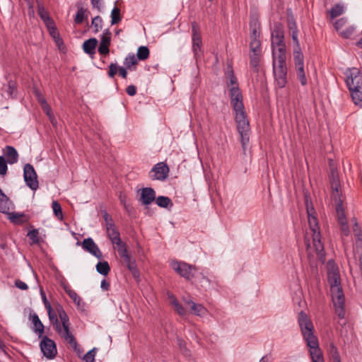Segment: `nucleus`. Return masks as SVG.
<instances>
[{"mask_svg":"<svg viewBox=\"0 0 362 362\" xmlns=\"http://www.w3.org/2000/svg\"><path fill=\"white\" fill-rule=\"evenodd\" d=\"M50 322L53 324L55 329L64 340L72 346L75 349L77 348V342L69 331V319L66 312L60 305L56 306V310L59 315L61 323L57 319V314L52 308L47 310Z\"/></svg>","mask_w":362,"mask_h":362,"instance_id":"1","label":"nucleus"},{"mask_svg":"<svg viewBox=\"0 0 362 362\" xmlns=\"http://www.w3.org/2000/svg\"><path fill=\"white\" fill-rule=\"evenodd\" d=\"M346 84L354 103L362 106V71L356 67L348 68L345 71Z\"/></svg>","mask_w":362,"mask_h":362,"instance_id":"2","label":"nucleus"},{"mask_svg":"<svg viewBox=\"0 0 362 362\" xmlns=\"http://www.w3.org/2000/svg\"><path fill=\"white\" fill-rule=\"evenodd\" d=\"M273 52V72L276 85L279 88H284L287 83L286 55H276Z\"/></svg>","mask_w":362,"mask_h":362,"instance_id":"3","label":"nucleus"},{"mask_svg":"<svg viewBox=\"0 0 362 362\" xmlns=\"http://www.w3.org/2000/svg\"><path fill=\"white\" fill-rule=\"evenodd\" d=\"M182 277L197 288L204 287L210 284V281L202 274L199 273L197 267L182 262Z\"/></svg>","mask_w":362,"mask_h":362,"instance_id":"4","label":"nucleus"},{"mask_svg":"<svg viewBox=\"0 0 362 362\" xmlns=\"http://www.w3.org/2000/svg\"><path fill=\"white\" fill-rule=\"evenodd\" d=\"M298 322L306 344H315V342L318 341V339L314 334L313 324L305 312H300Z\"/></svg>","mask_w":362,"mask_h":362,"instance_id":"5","label":"nucleus"},{"mask_svg":"<svg viewBox=\"0 0 362 362\" xmlns=\"http://www.w3.org/2000/svg\"><path fill=\"white\" fill-rule=\"evenodd\" d=\"M235 120L237 124V129L240 136L241 145L243 151L246 150L247 145L250 140V127L247 115L245 112L235 113Z\"/></svg>","mask_w":362,"mask_h":362,"instance_id":"6","label":"nucleus"},{"mask_svg":"<svg viewBox=\"0 0 362 362\" xmlns=\"http://www.w3.org/2000/svg\"><path fill=\"white\" fill-rule=\"evenodd\" d=\"M284 40V32L283 27L280 23H276L274 25V29L272 32V52H276V55H286V45Z\"/></svg>","mask_w":362,"mask_h":362,"instance_id":"7","label":"nucleus"},{"mask_svg":"<svg viewBox=\"0 0 362 362\" xmlns=\"http://www.w3.org/2000/svg\"><path fill=\"white\" fill-rule=\"evenodd\" d=\"M332 298L335 308V313L339 319L345 317V297L341 287H336L331 289Z\"/></svg>","mask_w":362,"mask_h":362,"instance_id":"8","label":"nucleus"},{"mask_svg":"<svg viewBox=\"0 0 362 362\" xmlns=\"http://www.w3.org/2000/svg\"><path fill=\"white\" fill-rule=\"evenodd\" d=\"M116 250L120 257L122 259L123 262L127 265L128 269L132 273L134 277L138 278L139 276V273L136 264V262L128 254L126 244L124 245H121L119 248Z\"/></svg>","mask_w":362,"mask_h":362,"instance_id":"9","label":"nucleus"},{"mask_svg":"<svg viewBox=\"0 0 362 362\" xmlns=\"http://www.w3.org/2000/svg\"><path fill=\"white\" fill-rule=\"evenodd\" d=\"M169 173V168L164 162L156 164L148 173L149 177L153 180H165Z\"/></svg>","mask_w":362,"mask_h":362,"instance_id":"10","label":"nucleus"},{"mask_svg":"<svg viewBox=\"0 0 362 362\" xmlns=\"http://www.w3.org/2000/svg\"><path fill=\"white\" fill-rule=\"evenodd\" d=\"M23 176L26 185L33 190L38 188V181L37 174L33 166L29 163L24 166Z\"/></svg>","mask_w":362,"mask_h":362,"instance_id":"11","label":"nucleus"},{"mask_svg":"<svg viewBox=\"0 0 362 362\" xmlns=\"http://www.w3.org/2000/svg\"><path fill=\"white\" fill-rule=\"evenodd\" d=\"M229 95L231 105L235 113L245 112V107L243 102V95L240 88H230Z\"/></svg>","mask_w":362,"mask_h":362,"instance_id":"12","label":"nucleus"},{"mask_svg":"<svg viewBox=\"0 0 362 362\" xmlns=\"http://www.w3.org/2000/svg\"><path fill=\"white\" fill-rule=\"evenodd\" d=\"M192 49L194 52V57L197 58L200 56L202 52V36L199 31V28L195 22L192 23Z\"/></svg>","mask_w":362,"mask_h":362,"instance_id":"13","label":"nucleus"},{"mask_svg":"<svg viewBox=\"0 0 362 362\" xmlns=\"http://www.w3.org/2000/svg\"><path fill=\"white\" fill-rule=\"evenodd\" d=\"M40 349L44 356L47 358H54L57 353L54 341L47 337H44L41 341Z\"/></svg>","mask_w":362,"mask_h":362,"instance_id":"14","label":"nucleus"},{"mask_svg":"<svg viewBox=\"0 0 362 362\" xmlns=\"http://www.w3.org/2000/svg\"><path fill=\"white\" fill-rule=\"evenodd\" d=\"M106 232L115 250L119 248L121 245H125V243L122 241L119 233L115 224H109V226L106 227Z\"/></svg>","mask_w":362,"mask_h":362,"instance_id":"15","label":"nucleus"},{"mask_svg":"<svg viewBox=\"0 0 362 362\" xmlns=\"http://www.w3.org/2000/svg\"><path fill=\"white\" fill-rule=\"evenodd\" d=\"M81 245L84 250L88 252L90 254L95 256L98 259H102L103 254L98 246L95 244L92 238H88L84 239Z\"/></svg>","mask_w":362,"mask_h":362,"instance_id":"16","label":"nucleus"},{"mask_svg":"<svg viewBox=\"0 0 362 362\" xmlns=\"http://www.w3.org/2000/svg\"><path fill=\"white\" fill-rule=\"evenodd\" d=\"M329 180L331 184V188L332 190V199H335V196H337V197H341V194L339 192L341 185L338 172L336 169L333 168H331Z\"/></svg>","mask_w":362,"mask_h":362,"instance_id":"17","label":"nucleus"},{"mask_svg":"<svg viewBox=\"0 0 362 362\" xmlns=\"http://www.w3.org/2000/svg\"><path fill=\"white\" fill-rule=\"evenodd\" d=\"M111 40V33L105 30L100 38V42L98 47V52L101 55H107L110 52L109 46Z\"/></svg>","mask_w":362,"mask_h":362,"instance_id":"18","label":"nucleus"},{"mask_svg":"<svg viewBox=\"0 0 362 362\" xmlns=\"http://www.w3.org/2000/svg\"><path fill=\"white\" fill-rule=\"evenodd\" d=\"M185 304L187 305V309L190 313L197 315L199 317H204L207 314V310L202 304L195 303L191 300H185Z\"/></svg>","mask_w":362,"mask_h":362,"instance_id":"19","label":"nucleus"},{"mask_svg":"<svg viewBox=\"0 0 362 362\" xmlns=\"http://www.w3.org/2000/svg\"><path fill=\"white\" fill-rule=\"evenodd\" d=\"M309 347V353L312 362H324L323 354L321 349L319 346V341L315 342V344H307Z\"/></svg>","mask_w":362,"mask_h":362,"instance_id":"20","label":"nucleus"},{"mask_svg":"<svg viewBox=\"0 0 362 362\" xmlns=\"http://www.w3.org/2000/svg\"><path fill=\"white\" fill-rule=\"evenodd\" d=\"M156 199V192L151 187L143 188L141 190L140 200L144 205H148Z\"/></svg>","mask_w":362,"mask_h":362,"instance_id":"21","label":"nucleus"},{"mask_svg":"<svg viewBox=\"0 0 362 362\" xmlns=\"http://www.w3.org/2000/svg\"><path fill=\"white\" fill-rule=\"evenodd\" d=\"M288 28L294 45L300 49V42L298 37V28L296 22L293 17L288 18Z\"/></svg>","mask_w":362,"mask_h":362,"instance_id":"22","label":"nucleus"},{"mask_svg":"<svg viewBox=\"0 0 362 362\" xmlns=\"http://www.w3.org/2000/svg\"><path fill=\"white\" fill-rule=\"evenodd\" d=\"M335 202V210L338 222L346 221V217L345 215L344 208L343 206V201L341 197H337L333 199Z\"/></svg>","mask_w":362,"mask_h":362,"instance_id":"23","label":"nucleus"},{"mask_svg":"<svg viewBox=\"0 0 362 362\" xmlns=\"http://www.w3.org/2000/svg\"><path fill=\"white\" fill-rule=\"evenodd\" d=\"M4 153L6 157L7 162L8 163L14 164L17 163L18 159V153L13 146H6V148L4 149Z\"/></svg>","mask_w":362,"mask_h":362,"instance_id":"24","label":"nucleus"},{"mask_svg":"<svg viewBox=\"0 0 362 362\" xmlns=\"http://www.w3.org/2000/svg\"><path fill=\"white\" fill-rule=\"evenodd\" d=\"M98 45L96 38H90L86 40L83 43V49L85 53L88 54H94L95 53V48Z\"/></svg>","mask_w":362,"mask_h":362,"instance_id":"25","label":"nucleus"},{"mask_svg":"<svg viewBox=\"0 0 362 362\" xmlns=\"http://www.w3.org/2000/svg\"><path fill=\"white\" fill-rule=\"evenodd\" d=\"M328 281L330 284V290L336 287L340 286V276L339 273L335 270L329 271L327 274Z\"/></svg>","mask_w":362,"mask_h":362,"instance_id":"26","label":"nucleus"},{"mask_svg":"<svg viewBox=\"0 0 362 362\" xmlns=\"http://www.w3.org/2000/svg\"><path fill=\"white\" fill-rule=\"evenodd\" d=\"M313 243L319 256L324 254V245L320 240V233H313Z\"/></svg>","mask_w":362,"mask_h":362,"instance_id":"27","label":"nucleus"},{"mask_svg":"<svg viewBox=\"0 0 362 362\" xmlns=\"http://www.w3.org/2000/svg\"><path fill=\"white\" fill-rule=\"evenodd\" d=\"M11 202L7 196L0 189V212L6 214L10 210Z\"/></svg>","mask_w":362,"mask_h":362,"instance_id":"28","label":"nucleus"},{"mask_svg":"<svg viewBox=\"0 0 362 362\" xmlns=\"http://www.w3.org/2000/svg\"><path fill=\"white\" fill-rule=\"evenodd\" d=\"M345 11L344 6L341 4H336L333 6L331 9L329 11V13L330 15L331 19H334L341 14H343Z\"/></svg>","mask_w":362,"mask_h":362,"instance_id":"29","label":"nucleus"},{"mask_svg":"<svg viewBox=\"0 0 362 362\" xmlns=\"http://www.w3.org/2000/svg\"><path fill=\"white\" fill-rule=\"evenodd\" d=\"M37 13L42 21L45 23L46 25L53 22L49 18L48 12L40 2H37Z\"/></svg>","mask_w":362,"mask_h":362,"instance_id":"30","label":"nucleus"},{"mask_svg":"<svg viewBox=\"0 0 362 362\" xmlns=\"http://www.w3.org/2000/svg\"><path fill=\"white\" fill-rule=\"evenodd\" d=\"M250 40H259V33H258V30L259 29V25L256 20H251L250 22Z\"/></svg>","mask_w":362,"mask_h":362,"instance_id":"31","label":"nucleus"},{"mask_svg":"<svg viewBox=\"0 0 362 362\" xmlns=\"http://www.w3.org/2000/svg\"><path fill=\"white\" fill-rule=\"evenodd\" d=\"M308 223L310 230L313 231V233H320V227L318 226L317 219L315 216H311L310 214V209L308 208Z\"/></svg>","mask_w":362,"mask_h":362,"instance_id":"32","label":"nucleus"},{"mask_svg":"<svg viewBox=\"0 0 362 362\" xmlns=\"http://www.w3.org/2000/svg\"><path fill=\"white\" fill-rule=\"evenodd\" d=\"M138 64V59L134 54H128L124 61V64L125 65L127 69H132V67H134L135 69V66Z\"/></svg>","mask_w":362,"mask_h":362,"instance_id":"33","label":"nucleus"},{"mask_svg":"<svg viewBox=\"0 0 362 362\" xmlns=\"http://www.w3.org/2000/svg\"><path fill=\"white\" fill-rule=\"evenodd\" d=\"M328 351H329L330 358L332 360V362L341 361V358H340V355L338 351V349H337V346L333 343H331L329 344Z\"/></svg>","mask_w":362,"mask_h":362,"instance_id":"34","label":"nucleus"},{"mask_svg":"<svg viewBox=\"0 0 362 362\" xmlns=\"http://www.w3.org/2000/svg\"><path fill=\"white\" fill-rule=\"evenodd\" d=\"M229 74V81L227 82V86L229 89V93L230 92V88H239V85L238 82V79L234 74V71L233 69L230 67V70L228 72Z\"/></svg>","mask_w":362,"mask_h":362,"instance_id":"35","label":"nucleus"},{"mask_svg":"<svg viewBox=\"0 0 362 362\" xmlns=\"http://www.w3.org/2000/svg\"><path fill=\"white\" fill-rule=\"evenodd\" d=\"M96 270L99 274L106 276L110 272V267L107 262H106V261L99 262L96 264Z\"/></svg>","mask_w":362,"mask_h":362,"instance_id":"36","label":"nucleus"},{"mask_svg":"<svg viewBox=\"0 0 362 362\" xmlns=\"http://www.w3.org/2000/svg\"><path fill=\"white\" fill-rule=\"evenodd\" d=\"M294 62L296 67L304 66L303 54L301 52L300 49H298L296 46L294 49Z\"/></svg>","mask_w":362,"mask_h":362,"instance_id":"37","label":"nucleus"},{"mask_svg":"<svg viewBox=\"0 0 362 362\" xmlns=\"http://www.w3.org/2000/svg\"><path fill=\"white\" fill-rule=\"evenodd\" d=\"M9 218L13 223L16 224L23 223L27 221V218L23 214H10Z\"/></svg>","mask_w":362,"mask_h":362,"instance_id":"38","label":"nucleus"},{"mask_svg":"<svg viewBox=\"0 0 362 362\" xmlns=\"http://www.w3.org/2000/svg\"><path fill=\"white\" fill-rule=\"evenodd\" d=\"M356 27L354 25L347 26L344 30H340L339 33V35L344 38H350L354 33Z\"/></svg>","mask_w":362,"mask_h":362,"instance_id":"39","label":"nucleus"},{"mask_svg":"<svg viewBox=\"0 0 362 362\" xmlns=\"http://www.w3.org/2000/svg\"><path fill=\"white\" fill-rule=\"evenodd\" d=\"M64 289L68 296L73 300L74 303L76 304L77 306H79L81 299L78 294L69 286H64Z\"/></svg>","mask_w":362,"mask_h":362,"instance_id":"40","label":"nucleus"},{"mask_svg":"<svg viewBox=\"0 0 362 362\" xmlns=\"http://www.w3.org/2000/svg\"><path fill=\"white\" fill-rule=\"evenodd\" d=\"M32 319L35 327V331L36 332H38L40 334H42L44 331V326L41 322L40 320L39 319L38 316L35 314L34 315L32 316Z\"/></svg>","mask_w":362,"mask_h":362,"instance_id":"41","label":"nucleus"},{"mask_svg":"<svg viewBox=\"0 0 362 362\" xmlns=\"http://www.w3.org/2000/svg\"><path fill=\"white\" fill-rule=\"evenodd\" d=\"M149 57V49L147 47L141 46L137 49L136 57L139 60H145Z\"/></svg>","mask_w":362,"mask_h":362,"instance_id":"42","label":"nucleus"},{"mask_svg":"<svg viewBox=\"0 0 362 362\" xmlns=\"http://www.w3.org/2000/svg\"><path fill=\"white\" fill-rule=\"evenodd\" d=\"M296 68L297 77L300 80L302 86H305L308 83V81L305 76L304 66H298Z\"/></svg>","mask_w":362,"mask_h":362,"instance_id":"43","label":"nucleus"},{"mask_svg":"<svg viewBox=\"0 0 362 362\" xmlns=\"http://www.w3.org/2000/svg\"><path fill=\"white\" fill-rule=\"evenodd\" d=\"M120 10L117 7H115L111 11V24L115 25L121 21Z\"/></svg>","mask_w":362,"mask_h":362,"instance_id":"44","label":"nucleus"},{"mask_svg":"<svg viewBox=\"0 0 362 362\" xmlns=\"http://www.w3.org/2000/svg\"><path fill=\"white\" fill-rule=\"evenodd\" d=\"M168 298L169 300V303L173 306L175 310L178 313H181V307L179 305V303L176 298H175L174 295L171 293H168Z\"/></svg>","mask_w":362,"mask_h":362,"instance_id":"45","label":"nucleus"},{"mask_svg":"<svg viewBox=\"0 0 362 362\" xmlns=\"http://www.w3.org/2000/svg\"><path fill=\"white\" fill-rule=\"evenodd\" d=\"M250 49L252 53L261 54V42L259 40H252L250 43Z\"/></svg>","mask_w":362,"mask_h":362,"instance_id":"46","label":"nucleus"},{"mask_svg":"<svg viewBox=\"0 0 362 362\" xmlns=\"http://www.w3.org/2000/svg\"><path fill=\"white\" fill-rule=\"evenodd\" d=\"M156 203L160 207L167 208L171 204V201L167 197L160 196L156 199Z\"/></svg>","mask_w":362,"mask_h":362,"instance_id":"47","label":"nucleus"},{"mask_svg":"<svg viewBox=\"0 0 362 362\" xmlns=\"http://www.w3.org/2000/svg\"><path fill=\"white\" fill-rule=\"evenodd\" d=\"M41 107H42V110H44V112L46 113V115L49 117V119H50L52 124L55 125L56 121H55L54 115L52 112V109H51L50 106L49 105V104L47 103H46L42 105Z\"/></svg>","mask_w":362,"mask_h":362,"instance_id":"48","label":"nucleus"},{"mask_svg":"<svg viewBox=\"0 0 362 362\" xmlns=\"http://www.w3.org/2000/svg\"><path fill=\"white\" fill-rule=\"evenodd\" d=\"M52 209L54 215L59 219L63 218L62 210L61 205L56 201L52 202Z\"/></svg>","mask_w":362,"mask_h":362,"instance_id":"49","label":"nucleus"},{"mask_svg":"<svg viewBox=\"0 0 362 362\" xmlns=\"http://www.w3.org/2000/svg\"><path fill=\"white\" fill-rule=\"evenodd\" d=\"M92 26L94 28V32L98 33L102 29L103 21L102 18L98 16L93 18Z\"/></svg>","mask_w":362,"mask_h":362,"instance_id":"50","label":"nucleus"},{"mask_svg":"<svg viewBox=\"0 0 362 362\" xmlns=\"http://www.w3.org/2000/svg\"><path fill=\"white\" fill-rule=\"evenodd\" d=\"M86 10L82 7L78 8L76 17L75 22L77 24H80L83 21Z\"/></svg>","mask_w":362,"mask_h":362,"instance_id":"51","label":"nucleus"},{"mask_svg":"<svg viewBox=\"0 0 362 362\" xmlns=\"http://www.w3.org/2000/svg\"><path fill=\"white\" fill-rule=\"evenodd\" d=\"M352 221L354 222L353 232L356 238H362V230L358 226L356 218H353Z\"/></svg>","mask_w":362,"mask_h":362,"instance_id":"52","label":"nucleus"},{"mask_svg":"<svg viewBox=\"0 0 362 362\" xmlns=\"http://www.w3.org/2000/svg\"><path fill=\"white\" fill-rule=\"evenodd\" d=\"M346 23L347 18H341L334 23V28L337 32H339L340 30H341L342 28L346 25Z\"/></svg>","mask_w":362,"mask_h":362,"instance_id":"53","label":"nucleus"},{"mask_svg":"<svg viewBox=\"0 0 362 362\" xmlns=\"http://www.w3.org/2000/svg\"><path fill=\"white\" fill-rule=\"evenodd\" d=\"M261 54L257 53H252L250 56V65L254 67L257 68L258 66L259 62V57Z\"/></svg>","mask_w":362,"mask_h":362,"instance_id":"54","label":"nucleus"},{"mask_svg":"<svg viewBox=\"0 0 362 362\" xmlns=\"http://www.w3.org/2000/svg\"><path fill=\"white\" fill-rule=\"evenodd\" d=\"M95 349L93 348V349L88 351L83 357V360L86 362H94L95 361Z\"/></svg>","mask_w":362,"mask_h":362,"instance_id":"55","label":"nucleus"},{"mask_svg":"<svg viewBox=\"0 0 362 362\" xmlns=\"http://www.w3.org/2000/svg\"><path fill=\"white\" fill-rule=\"evenodd\" d=\"M8 167L5 158L0 156V175L4 176L7 173Z\"/></svg>","mask_w":362,"mask_h":362,"instance_id":"56","label":"nucleus"},{"mask_svg":"<svg viewBox=\"0 0 362 362\" xmlns=\"http://www.w3.org/2000/svg\"><path fill=\"white\" fill-rule=\"evenodd\" d=\"M38 234V230L33 229L28 232V236L30 240H32L33 243H37L39 242Z\"/></svg>","mask_w":362,"mask_h":362,"instance_id":"57","label":"nucleus"},{"mask_svg":"<svg viewBox=\"0 0 362 362\" xmlns=\"http://www.w3.org/2000/svg\"><path fill=\"white\" fill-rule=\"evenodd\" d=\"M340 225V229L342 234L345 236H348L349 234V228L347 223V220L346 221L338 222Z\"/></svg>","mask_w":362,"mask_h":362,"instance_id":"58","label":"nucleus"},{"mask_svg":"<svg viewBox=\"0 0 362 362\" xmlns=\"http://www.w3.org/2000/svg\"><path fill=\"white\" fill-rule=\"evenodd\" d=\"M118 71L117 64H110L109 66L108 76L110 78H113Z\"/></svg>","mask_w":362,"mask_h":362,"instance_id":"59","label":"nucleus"},{"mask_svg":"<svg viewBox=\"0 0 362 362\" xmlns=\"http://www.w3.org/2000/svg\"><path fill=\"white\" fill-rule=\"evenodd\" d=\"M47 27L51 36L52 37H57L59 33L56 28L54 27V22H52L50 24L47 25Z\"/></svg>","mask_w":362,"mask_h":362,"instance_id":"60","label":"nucleus"},{"mask_svg":"<svg viewBox=\"0 0 362 362\" xmlns=\"http://www.w3.org/2000/svg\"><path fill=\"white\" fill-rule=\"evenodd\" d=\"M35 95L37 98L38 102L40 103V105L45 104L47 103L46 99L45 97L41 94V93L38 90H35Z\"/></svg>","mask_w":362,"mask_h":362,"instance_id":"61","label":"nucleus"},{"mask_svg":"<svg viewBox=\"0 0 362 362\" xmlns=\"http://www.w3.org/2000/svg\"><path fill=\"white\" fill-rule=\"evenodd\" d=\"M171 267L176 271L179 274H181V267L179 262L175 260H172L170 262Z\"/></svg>","mask_w":362,"mask_h":362,"instance_id":"62","label":"nucleus"},{"mask_svg":"<svg viewBox=\"0 0 362 362\" xmlns=\"http://www.w3.org/2000/svg\"><path fill=\"white\" fill-rule=\"evenodd\" d=\"M15 286L18 288H19L21 290H23V291L27 290L28 288V285L25 282H23L21 280H16L15 281Z\"/></svg>","mask_w":362,"mask_h":362,"instance_id":"63","label":"nucleus"},{"mask_svg":"<svg viewBox=\"0 0 362 362\" xmlns=\"http://www.w3.org/2000/svg\"><path fill=\"white\" fill-rule=\"evenodd\" d=\"M356 252L362 255V238H356Z\"/></svg>","mask_w":362,"mask_h":362,"instance_id":"64","label":"nucleus"}]
</instances>
